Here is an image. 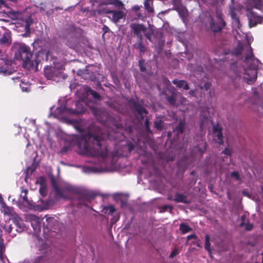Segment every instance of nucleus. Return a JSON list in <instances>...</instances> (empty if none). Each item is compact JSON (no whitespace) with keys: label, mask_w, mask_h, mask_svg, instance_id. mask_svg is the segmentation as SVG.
<instances>
[{"label":"nucleus","mask_w":263,"mask_h":263,"mask_svg":"<svg viewBox=\"0 0 263 263\" xmlns=\"http://www.w3.org/2000/svg\"><path fill=\"white\" fill-rule=\"evenodd\" d=\"M85 105L91 107L87 104V100L83 98L82 100L76 103V109L68 108L65 105H61L56 108L52 115L55 118H61L68 124L72 125L74 128L80 132V137H77V143L80 154L88 156H97L99 158L98 164L94 166H82L83 172L86 174L102 173L116 171L118 168L116 164L117 157L114 155L111 156L108 155L105 139L117 140L121 134L109 127L107 128V134L103 133L100 128L84 134V121L75 120L66 117V115L72 116L85 112ZM91 109L97 119L105 125L110 121L108 114L103 109L95 107H91Z\"/></svg>","instance_id":"1"},{"label":"nucleus","mask_w":263,"mask_h":263,"mask_svg":"<svg viewBox=\"0 0 263 263\" xmlns=\"http://www.w3.org/2000/svg\"><path fill=\"white\" fill-rule=\"evenodd\" d=\"M16 49L15 58L23 62V67L28 70H37L39 61L37 56L33 55L30 48L23 43H17L14 45Z\"/></svg>","instance_id":"2"},{"label":"nucleus","mask_w":263,"mask_h":263,"mask_svg":"<svg viewBox=\"0 0 263 263\" xmlns=\"http://www.w3.org/2000/svg\"><path fill=\"white\" fill-rule=\"evenodd\" d=\"M250 26L263 24V0H243Z\"/></svg>","instance_id":"3"},{"label":"nucleus","mask_w":263,"mask_h":263,"mask_svg":"<svg viewBox=\"0 0 263 263\" xmlns=\"http://www.w3.org/2000/svg\"><path fill=\"white\" fill-rule=\"evenodd\" d=\"M52 184L57 199L67 198L68 194H75L77 192V189L76 187L66 182L58 184L54 180H52Z\"/></svg>","instance_id":"4"},{"label":"nucleus","mask_w":263,"mask_h":263,"mask_svg":"<svg viewBox=\"0 0 263 263\" xmlns=\"http://www.w3.org/2000/svg\"><path fill=\"white\" fill-rule=\"evenodd\" d=\"M244 62L248 65V68L244 69V79L248 84L253 83L257 78L256 67L258 65L259 60L256 59L254 57L249 58L248 61L245 58Z\"/></svg>","instance_id":"5"},{"label":"nucleus","mask_w":263,"mask_h":263,"mask_svg":"<svg viewBox=\"0 0 263 263\" xmlns=\"http://www.w3.org/2000/svg\"><path fill=\"white\" fill-rule=\"evenodd\" d=\"M237 33L238 35L236 36V38L238 40V47L237 49L234 51V54L238 55L244 53L246 54V60L248 61L250 57L251 58L254 57L252 53V49L250 46L251 42L253 41V37L249 36L247 34H245V37L248 42V44L244 47L240 42L241 40H239L238 39L239 34L238 32Z\"/></svg>","instance_id":"6"},{"label":"nucleus","mask_w":263,"mask_h":263,"mask_svg":"<svg viewBox=\"0 0 263 263\" xmlns=\"http://www.w3.org/2000/svg\"><path fill=\"white\" fill-rule=\"evenodd\" d=\"M9 16L14 20L16 21V23L25 27L26 32L30 30V26L32 24L33 21L30 16H26L24 13L11 10L9 12Z\"/></svg>","instance_id":"7"},{"label":"nucleus","mask_w":263,"mask_h":263,"mask_svg":"<svg viewBox=\"0 0 263 263\" xmlns=\"http://www.w3.org/2000/svg\"><path fill=\"white\" fill-rule=\"evenodd\" d=\"M62 68L58 69L55 67L47 66L44 68V74L49 80L56 82L64 79Z\"/></svg>","instance_id":"8"},{"label":"nucleus","mask_w":263,"mask_h":263,"mask_svg":"<svg viewBox=\"0 0 263 263\" xmlns=\"http://www.w3.org/2000/svg\"><path fill=\"white\" fill-rule=\"evenodd\" d=\"M209 15L208 20L210 21L211 29L213 31H219L224 27L225 22L222 18V14L220 12H217L216 18L214 19L211 18L209 14Z\"/></svg>","instance_id":"9"},{"label":"nucleus","mask_w":263,"mask_h":263,"mask_svg":"<svg viewBox=\"0 0 263 263\" xmlns=\"http://www.w3.org/2000/svg\"><path fill=\"white\" fill-rule=\"evenodd\" d=\"M213 111L214 108H204L201 111V119L200 127L201 130L208 127L212 123L210 115L213 113Z\"/></svg>","instance_id":"10"},{"label":"nucleus","mask_w":263,"mask_h":263,"mask_svg":"<svg viewBox=\"0 0 263 263\" xmlns=\"http://www.w3.org/2000/svg\"><path fill=\"white\" fill-rule=\"evenodd\" d=\"M42 221L44 231L47 230L53 232L60 228V224L54 217L45 216L43 218Z\"/></svg>","instance_id":"11"},{"label":"nucleus","mask_w":263,"mask_h":263,"mask_svg":"<svg viewBox=\"0 0 263 263\" xmlns=\"http://www.w3.org/2000/svg\"><path fill=\"white\" fill-rule=\"evenodd\" d=\"M130 28L139 39L142 38V33H145L146 28L142 24L132 23L130 25Z\"/></svg>","instance_id":"12"},{"label":"nucleus","mask_w":263,"mask_h":263,"mask_svg":"<svg viewBox=\"0 0 263 263\" xmlns=\"http://www.w3.org/2000/svg\"><path fill=\"white\" fill-rule=\"evenodd\" d=\"M103 12L105 13L110 14L109 17L115 23L118 22L125 16L124 13L121 11L110 10L109 9L105 8L103 10Z\"/></svg>","instance_id":"13"},{"label":"nucleus","mask_w":263,"mask_h":263,"mask_svg":"<svg viewBox=\"0 0 263 263\" xmlns=\"http://www.w3.org/2000/svg\"><path fill=\"white\" fill-rule=\"evenodd\" d=\"M93 66H87L84 69H80L78 71V75L81 76L84 79H91L93 78L95 74Z\"/></svg>","instance_id":"14"},{"label":"nucleus","mask_w":263,"mask_h":263,"mask_svg":"<svg viewBox=\"0 0 263 263\" xmlns=\"http://www.w3.org/2000/svg\"><path fill=\"white\" fill-rule=\"evenodd\" d=\"M1 64L0 74L3 76L10 75L14 71L11 65V61L2 60Z\"/></svg>","instance_id":"15"},{"label":"nucleus","mask_w":263,"mask_h":263,"mask_svg":"<svg viewBox=\"0 0 263 263\" xmlns=\"http://www.w3.org/2000/svg\"><path fill=\"white\" fill-rule=\"evenodd\" d=\"M11 34L9 32H5L0 37V46L6 47L11 43Z\"/></svg>","instance_id":"16"},{"label":"nucleus","mask_w":263,"mask_h":263,"mask_svg":"<svg viewBox=\"0 0 263 263\" xmlns=\"http://www.w3.org/2000/svg\"><path fill=\"white\" fill-rule=\"evenodd\" d=\"M27 219L30 221L31 224L34 230H37L40 228L41 219L39 217L34 215H28Z\"/></svg>","instance_id":"17"},{"label":"nucleus","mask_w":263,"mask_h":263,"mask_svg":"<svg viewBox=\"0 0 263 263\" xmlns=\"http://www.w3.org/2000/svg\"><path fill=\"white\" fill-rule=\"evenodd\" d=\"M28 190L27 189H22L20 195L21 201L23 204L27 205L29 208H31L34 206V203L31 200H29L27 197Z\"/></svg>","instance_id":"18"},{"label":"nucleus","mask_w":263,"mask_h":263,"mask_svg":"<svg viewBox=\"0 0 263 263\" xmlns=\"http://www.w3.org/2000/svg\"><path fill=\"white\" fill-rule=\"evenodd\" d=\"M36 183L40 184V187L39 192L42 196H45L47 194V185L46 181L43 177H40L37 179Z\"/></svg>","instance_id":"19"},{"label":"nucleus","mask_w":263,"mask_h":263,"mask_svg":"<svg viewBox=\"0 0 263 263\" xmlns=\"http://www.w3.org/2000/svg\"><path fill=\"white\" fill-rule=\"evenodd\" d=\"M101 4L113 5L118 9H124V4L119 0H105L104 2H102Z\"/></svg>","instance_id":"20"},{"label":"nucleus","mask_w":263,"mask_h":263,"mask_svg":"<svg viewBox=\"0 0 263 263\" xmlns=\"http://www.w3.org/2000/svg\"><path fill=\"white\" fill-rule=\"evenodd\" d=\"M241 221L239 225L241 227H244L246 230L249 231L252 229L253 226L252 224L248 223V218L246 214L241 216Z\"/></svg>","instance_id":"21"},{"label":"nucleus","mask_w":263,"mask_h":263,"mask_svg":"<svg viewBox=\"0 0 263 263\" xmlns=\"http://www.w3.org/2000/svg\"><path fill=\"white\" fill-rule=\"evenodd\" d=\"M13 80L15 82H20L21 81V83L20 84V87L22 89V91L23 92H29L30 91V85L28 83H25L24 82L22 81V80H20V78L17 77H13L12 78Z\"/></svg>","instance_id":"22"},{"label":"nucleus","mask_w":263,"mask_h":263,"mask_svg":"<svg viewBox=\"0 0 263 263\" xmlns=\"http://www.w3.org/2000/svg\"><path fill=\"white\" fill-rule=\"evenodd\" d=\"M41 204H39V206L40 210L41 211L49 209L54 203V201L52 200H41Z\"/></svg>","instance_id":"23"},{"label":"nucleus","mask_w":263,"mask_h":263,"mask_svg":"<svg viewBox=\"0 0 263 263\" xmlns=\"http://www.w3.org/2000/svg\"><path fill=\"white\" fill-rule=\"evenodd\" d=\"M173 83L176 85L177 87L180 89H183L184 90H188L189 89L187 82L184 80H174Z\"/></svg>","instance_id":"24"},{"label":"nucleus","mask_w":263,"mask_h":263,"mask_svg":"<svg viewBox=\"0 0 263 263\" xmlns=\"http://www.w3.org/2000/svg\"><path fill=\"white\" fill-rule=\"evenodd\" d=\"M214 140L219 143L222 144L223 143L222 134L221 131H218L216 127H214Z\"/></svg>","instance_id":"25"},{"label":"nucleus","mask_w":263,"mask_h":263,"mask_svg":"<svg viewBox=\"0 0 263 263\" xmlns=\"http://www.w3.org/2000/svg\"><path fill=\"white\" fill-rule=\"evenodd\" d=\"M174 201L176 202H182L184 203H188L190 201L187 199L186 196L180 193H176L175 195Z\"/></svg>","instance_id":"26"},{"label":"nucleus","mask_w":263,"mask_h":263,"mask_svg":"<svg viewBox=\"0 0 263 263\" xmlns=\"http://www.w3.org/2000/svg\"><path fill=\"white\" fill-rule=\"evenodd\" d=\"M1 210L2 212L4 213L5 215H10L12 214V209L8 206L5 201L2 203V204L0 205Z\"/></svg>","instance_id":"27"},{"label":"nucleus","mask_w":263,"mask_h":263,"mask_svg":"<svg viewBox=\"0 0 263 263\" xmlns=\"http://www.w3.org/2000/svg\"><path fill=\"white\" fill-rule=\"evenodd\" d=\"M84 89L87 97H88L89 95H91L93 97V98L95 99H99L100 98L99 94L95 91L91 89L90 88L86 87Z\"/></svg>","instance_id":"28"},{"label":"nucleus","mask_w":263,"mask_h":263,"mask_svg":"<svg viewBox=\"0 0 263 263\" xmlns=\"http://www.w3.org/2000/svg\"><path fill=\"white\" fill-rule=\"evenodd\" d=\"M135 108L138 114L141 117V118L143 119L147 113L146 109L143 107L137 104H135Z\"/></svg>","instance_id":"29"},{"label":"nucleus","mask_w":263,"mask_h":263,"mask_svg":"<svg viewBox=\"0 0 263 263\" xmlns=\"http://www.w3.org/2000/svg\"><path fill=\"white\" fill-rule=\"evenodd\" d=\"M153 0H145L144 2L145 9L149 13L154 12V8L152 7Z\"/></svg>","instance_id":"30"},{"label":"nucleus","mask_w":263,"mask_h":263,"mask_svg":"<svg viewBox=\"0 0 263 263\" xmlns=\"http://www.w3.org/2000/svg\"><path fill=\"white\" fill-rule=\"evenodd\" d=\"M141 8H142V6L139 5H135L132 8V9L136 12V18L137 19H142L143 18V15L140 12H138Z\"/></svg>","instance_id":"31"},{"label":"nucleus","mask_w":263,"mask_h":263,"mask_svg":"<svg viewBox=\"0 0 263 263\" xmlns=\"http://www.w3.org/2000/svg\"><path fill=\"white\" fill-rule=\"evenodd\" d=\"M232 24L234 28H238V29H240V24L238 18L234 15V14H232Z\"/></svg>","instance_id":"32"},{"label":"nucleus","mask_w":263,"mask_h":263,"mask_svg":"<svg viewBox=\"0 0 263 263\" xmlns=\"http://www.w3.org/2000/svg\"><path fill=\"white\" fill-rule=\"evenodd\" d=\"M180 230L181 231L183 234H185L190 232L192 229L187 224L182 223L180 225Z\"/></svg>","instance_id":"33"},{"label":"nucleus","mask_w":263,"mask_h":263,"mask_svg":"<svg viewBox=\"0 0 263 263\" xmlns=\"http://www.w3.org/2000/svg\"><path fill=\"white\" fill-rule=\"evenodd\" d=\"M184 127V123L183 121H180L178 126L175 128V130L177 132V134H182L183 132V129Z\"/></svg>","instance_id":"34"},{"label":"nucleus","mask_w":263,"mask_h":263,"mask_svg":"<svg viewBox=\"0 0 263 263\" xmlns=\"http://www.w3.org/2000/svg\"><path fill=\"white\" fill-rule=\"evenodd\" d=\"M104 213L111 215L115 211V209L112 205H109L104 209Z\"/></svg>","instance_id":"35"},{"label":"nucleus","mask_w":263,"mask_h":263,"mask_svg":"<svg viewBox=\"0 0 263 263\" xmlns=\"http://www.w3.org/2000/svg\"><path fill=\"white\" fill-rule=\"evenodd\" d=\"M33 263H46L45 258L42 256H39L34 259H32Z\"/></svg>","instance_id":"36"},{"label":"nucleus","mask_w":263,"mask_h":263,"mask_svg":"<svg viewBox=\"0 0 263 263\" xmlns=\"http://www.w3.org/2000/svg\"><path fill=\"white\" fill-rule=\"evenodd\" d=\"M205 248L209 252L211 251L210 237L208 235H206L205 237Z\"/></svg>","instance_id":"37"},{"label":"nucleus","mask_w":263,"mask_h":263,"mask_svg":"<svg viewBox=\"0 0 263 263\" xmlns=\"http://www.w3.org/2000/svg\"><path fill=\"white\" fill-rule=\"evenodd\" d=\"M255 200L260 204H263V188L261 189V191L259 193V195L258 196Z\"/></svg>","instance_id":"38"},{"label":"nucleus","mask_w":263,"mask_h":263,"mask_svg":"<svg viewBox=\"0 0 263 263\" xmlns=\"http://www.w3.org/2000/svg\"><path fill=\"white\" fill-rule=\"evenodd\" d=\"M167 99L171 104L173 105H176V98L174 93H173L172 96L167 97Z\"/></svg>","instance_id":"39"},{"label":"nucleus","mask_w":263,"mask_h":263,"mask_svg":"<svg viewBox=\"0 0 263 263\" xmlns=\"http://www.w3.org/2000/svg\"><path fill=\"white\" fill-rule=\"evenodd\" d=\"M16 226L21 229V230H23L25 229V224H24L23 222L21 220L18 221L17 220H16L15 221Z\"/></svg>","instance_id":"40"},{"label":"nucleus","mask_w":263,"mask_h":263,"mask_svg":"<svg viewBox=\"0 0 263 263\" xmlns=\"http://www.w3.org/2000/svg\"><path fill=\"white\" fill-rule=\"evenodd\" d=\"M3 229L5 230L6 233L10 234L12 231V228L11 224H6L5 226H3Z\"/></svg>","instance_id":"41"},{"label":"nucleus","mask_w":263,"mask_h":263,"mask_svg":"<svg viewBox=\"0 0 263 263\" xmlns=\"http://www.w3.org/2000/svg\"><path fill=\"white\" fill-rule=\"evenodd\" d=\"M162 122L161 120H158L155 122L154 126L157 129H161L162 128Z\"/></svg>","instance_id":"42"},{"label":"nucleus","mask_w":263,"mask_h":263,"mask_svg":"<svg viewBox=\"0 0 263 263\" xmlns=\"http://www.w3.org/2000/svg\"><path fill=\"white\" fill-rule=\"evenodd\" d=\"M179 254V251H178V249H177V248H175L173 250V251H172V252L171 253V254L169 256V257L170 258H174L175 256H176L177 255H178Z\"/></svg>","instance_id":"43"},{"label":"nucleus","mask_w":263,"mask_h":263,"mask_svg":"<svg viewBox=\"0 0 263 263\" xmlns=\"http://www.w3.org/2000/svg\"><path fill=\"white\" fill-rule=\"evenodd\" d=\"M168 209L170 210V211H171L172 210V207L170 205H164L160 209V212H164V211H167Z\"/></svg>","instance_id":"44"},{"label":"nucleus","mask_w":263,"mask_h":263,"mask_svg":"<svg viewBox=\"0 0 263 263\" xmlns=\"http://www.w3.org/2000/svg\"><path fill=\"white\" fill-rule=\"evenodd\" d=\"M162 81L164 85V87H166V88H168V87L170 86V82L169 80L165 78H163L162 79Z\"/></svg>","instance_id":"45"},{"label":"nucleus","mask_w":263,"mask_h":263,"mask_svg":"<svg viewBox=\"0 0 263 263\" xmlns=\"http://www.w3.org/2000/svg\"><path fill=\"white\" fill-rule=\"evenodd\" d=\"M231 177L232 178H235L237 180H239L240 179L239 174L237 172H232L231 173Z\"/></svg>","instance_id":"46"},{"label":"nucleus","mask_w":263,"mask_h":263,"mask_svg":"<svg viewBox=\"0 0 263 263\" xmlns=\"http://www.w3.org/2000/svg\"><path fill=\"white\" fill-rule=\"evenodd\" d=\"M204 149H205V145L204 144L202 147H195V149L194 151H196V150H198L199 151V154L201 155L203 150H204Z\"/></svg>","instance_id":"47"},{"label":"nucleus","mask_w":263,"mask_h":263,"mask_svg":"<svg viewBox=\"0 0 263 263\" xmlns=\"http://www.w3.org/2000/svg\"><path fill=\"white\" fill-rule=\"evenodd\" d=\"M143 64H144V61H143V60H140L139 62L140 68L141 70L142 71H144L145 70V68L143 66Z\"/></svg>","instance_id":"48"},{"label":"nucleus","mask_w":263,"mask_h":263,"mask_svg":"<svg viewBox=\"0 0 263 263\" xmlns=\"http://www.w3.org/2000/svg\"><path fill=\"white\" fill-rule=\"evenodd\" d=\"M222 153L226 155L227 156H230L231 155V151L229 149L226 148L223 152Z\"/></svg>","instance_id":"49"},{"label":"nucleus","mask_w":263,"mask_h":263,"mask_svg":"<svg viewBox=\"0 0 263 263\" xmlns=\"http://www.w3.org/2000/svg\"><path fill=\"white\" fill-rule=\"evenodd\" d=\"M210 84L209 83H205L203 86V88L205 90H208L210 87Z\"/></svg>","instance_id":"50"},{"label":"nucleus","mask_w":263,"mask_h":263,"mask_svg":"<svg viewBox=\"0 0 263 263\" xmlns=\"http://www.w3.org/2000/svg\"><path fill=\"white\" fill-rule=\"evenodd\" d=\"M197 89H196L195 90H191L190 91H189V94L190 96H194L196 95L197 91Z\"/></svg>","instance_id":"51"},{"label":"nucleus","mask_w":263,"mask_h":263,"mask_svg":"<svg viewBox=\"0 0 263 263\" xmlns=\"http://www.w3.org/2000/svg\"><path fill=\"white\" fill-rule=\"evenodd\" d=\"M145 125L146 130L148 132H149V127H148V126H149V121L147 119H146L145 122Z\"/></svg>","instance_id":"52"},{"label":"nucleus","mask_w":263,"mask_h":263,"mask_svg":"<svg viewBox=\"0 0 263 263\" xmlns=\"http://www.w3.org/2000/svg\"><path fill=\"white\" fill-rule=\"evenodd\" d=\"M186 102L187 101L184 98H182L180 100V103L183 105H185L186 104H187Z\"/></svg>","instance_id":"53"},{"label":"nucleus","mask_w":263,"mask_h":263,"mask_svg":"<svg viewBox=\"0 0 263 263\" xmlns=\"http://www.w3.org/2000/svg\"><path fill=\"white\" fill-rule=\"evenodd\" d=\"M192 238L196 239V236L194 234L189 235L187 237V240L189 241L190 239H192Z\"/></svg>","instance_id":"54"},{"label":"nucleus","mask_w":263,"mask_h":263,"mask_svg":"<svg viewBox=\"0 0 263 263\" xmlns=\"http://www.w3.org/2000/svg\"><path fill=\"white\" fill-rule=\"evenodd\" d=\"M67 45L71 48H74L75 47V44L67 43Z\"/></svg>","instance_id":"55"},{"label":"nucleus","mask_w":263,"mask_h":263,"mask_svg":"<svg viewBox=\"0 0 263 263\" xmlns=\"http://www.w3.org/2000/svg\"><path fill=\"white\" fill-rule=\"evenodd\" d=\"M242 193L244 195H245L249 198L251 197V195L247 191H243Z\"/></svg>","instance_id":"56"},{"label":"nucleus","mask_w":263,"mask_h":263,"mask_svg":"<svg viewBox=\"0 0 263 263\" xmlns=\"http://www.w3.org/2000/svg\"><path fill=\"white\" fill-rule=\"evenodd\" d=\"M167 198L169 200L174 201V198L172 196H171V195L168 196Z\"/></svg>","instance_id":"57"},{"label":"nucleus","mask_w":263,"mask_h":263,"mask_svg":"<svg viewBox=\"0 0 263 263\" xmlns=\"http://www.w3.org/2000/svg\"><path fill=\"white\" fill-rule=\"evenodd\" d=\"M4 200L2 196V195L0 194V205L2 204V202H4Z\"/></svg>","instance_id":"58"},{"label":"nucleus","mask_w":263,"mask_h":263,"mask_svg":"<svg viewBox=\"0 0 263 263\" xmlns=\"http://www.w3.org/2000/svg\"><path fill=\"white\" fill-rule=\"evenodd\" d=\"M80 203L81 204L86 205V200H83L82 201H81V202Z\"/></svg>","instance_id":"59"},{"label":"nucleus","mask_w":263,"mask_h":263,"mask_svg":"<svg viewBox=\"0 0 263 263\" xmlns=\"http://www.w3.org/2000/svg\"><path fill=\"white\" fill-rule=\"evenodd\" d=\"M22 263H30V261L29 259H25L23 262Z\"/></svg>","instance_id":"60"},{"label":"nucleus","mask_w":263,"mask_h":263,"mask_svg":"<svg viewBox=\"0 0 263 263\" xmlns=\"http://www.w3.org/2000/svg\"><path fill=\"white\" fill-rule=\"evenodd\" d=\"M3 47V46H0V54L3 52V49H2Z\"/></svg>","instance_id":"61"},{"label":"nucleus","mask_w":263,"mask_h":263,"mask_svg":"<svg viewBox=\"0 0 263 263\" xmlns=\"http://www.w3.org/2000/svg\"><path fill=\"white\" fill-rule=\"evenodd\" d=\"M236 74L237 77H240V74L239 73L236 72Z\"/></svg>","instance_id":"62"},{"label":"nucleus","mask_w":263,"mask_h":263,"mask_svg":"<svg viewBox=\"0 0 263 263\" xmlns=\"http://www.w3.org/2000/svg\"><path fill=\"white\" fill-rule=\"evenodd\" d=\"M115 127H116V130H117L118 129H119V126H118V125L117 124L115 125Z\"/></svg>","instance_id":"63"},{"label":"nucleus","mask_w":263,"mask_h":263,"mask_svg":"<svg viewBox=\"0 0 263 263\" xmlns=\"http://www.w3.org/2000/svg\"><path fill=\"white\" fill-rule=\"evenodd\" d=\"M4 0H0V3L1 4H4Z\"/></svg>","instance_id":"64"}]
</instances>
